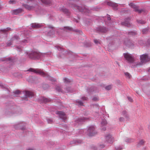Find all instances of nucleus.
<instances>
[{"mask_svg":"<svg viewBox=\"0 0 150 150\" xmlns=\"http://www.w3.org/2000/svg\"><path fill=\"white\" fill-rule=\"evenodd\" d=\"M8 107V109L5 111V114L8 116H11L14 113H17V107L13 103L10 101L5 104Z\"/></svg>","mask_w":150,"mask_h":150,"instance_id":"obj_1","label":"nucleus"},{"mask_svg":"<svg viewBox=\"0 0 150 150\" xmlns=\"http://www.w3.org/2000/svg\"><path fill=\"white\" fill-rule=\"evenodd\" d=\"M71 6L73 8L77 9L79 11L81 12L88 13L89 12V10L87 9L86 7L83 6H80L73 4L71 5Z\"/></svg>","mask_w":150,"mask_h":150,"instance_id":"obj_2","label":"nucleus"},{"mask_svg":"<svg viewBox=\"0 0 150 150\" xmlns=\"http://www.w3.org/2000/svg\"><path fill=\"white\" fill-rule=\"evenodd\" d=\"M42 55V53L37 52H32L28 55L30 58L33 59H38Z\"/></svg>","mask_w":150,"mask_h":150,"instance_id":"obj_3","label":"nucleus"},{"mask_svg":"<svg viewBox=\"0 0 150 150\" xmlns=\"http://www.w3.org/2000/svg\"><path fill=\"white\" fill-rule=\"evenodd\" d=\"M97 134L94 126H90L87 130L88 135L89 136H93Z\"/></svg>","mask_w":150,"mask_h":150,"instance_id":"obj_4","label":"nucleus"},{"mask_svg":"<svg viewBox=\"0 0 150 150\" xmlns=\"http://www.w3.org/2000/svg\"><path fill=\"white\" fill-rule=\"evenodd\" d=\"M28 71L34 72L35 73L39 74L43 76H46V74L42 70L40 69H35L31 68L29 69Z\"/></svg>","mask_w":150,"mask_h":150,"instance_id":"obj_5","label":"nucleus"},{"mask_svg":"<svg viewBox=\"0 0 150 150\" xmlns=\"http://www.w3.org/2000/svg\"><path fill=\"white\" fill-rule=\"evenodd\" d=\"M124 56L125 58L129 62L133 63L134 61V57L128 53H124Z\"/></svg>","mask_w":150,"mask_h":150,"instance_id":"obj_6","label":"nucleus"},{"mask_svg":"<svg viewBox=\"0 0 150 150\" xmlns=\"http://www.w3.org/2000/svg\"><path fill=\"white\" fill-rule=\"evenodd\" d=\"M14 127L16 129H21L22 130H25V126L23 122H20L14 125Z\"/></svg>","mask_w":150,"mask_h":150,"instance_id":"obj_7","label":"nucleus"},{"mask_svg":"<svg viewBox=\"0 0 150 150\" xmlns=\"http://www.w3.org/2000/svg\"><path fill=\"white\" fill-rule=\"evenodd\" d=\"M140 59L142 63L148 62L150 60V59L149 58L148 55L146 54H144L141 55Z\"/></svg>","mask_w":150,"mask_h":150,"instance_id":"obj_8","label":"nucleus"},{"mask_svg":"<svg viewBox=\"0 0 150 150\" xmlns=\"http://www.w3.org/2000/svg\"><path fill=\"white\" fill-rule=\"evenodd\" d=\"M106 141L109 143H112L114 141V138L110 134H108L105 136Z\"/></svg>","mask_w":150,"mask_h":150,"instance_id":"obj_9","label":"nucleus"},{"mask_svg":"<svg viewBox=\"0 0 150 150\" xmlns=\"http://www.w3.org/2000/svg\"><path fill=\"white\" fill-rule=\"evenodd\" d=\"M56 114L59 115V117L62 120H65L66 119V114L62 111H57Z\"/></svg>","mask_w":150,"mask_h":150,"instance_id":"obj_10","label":"nucleus"},{"mask_svg":"<svg viewBox=\"0 0 150 150\" xmlns=\"http://www.w3.org/2000/svg\"><path fill=\"white\" fill-rule=\"evenodd\" d=\"M107 4L108 6H112L114 8L115 10H116L117 9V7L118 6V4L116 3L111 2L110 1H109L108 2Z\"/></svg>","mask_w":150,"mask_h":150,"instance_id":"obj_11","label":"nucleus"},{"mask_svg":"<svg viewBox=\"0 0 150 150\" xmlns=\"http://www.w3.org/2000/svg\"><path fill=\"white\" fill-rule=\"evenodd\" d=\"M87 119L85 117H81L77 118L76 121L79 123H81L84 122Z\"/></svg>","mask_w":150,"mask_h":150,"instance_id":"obj_12","label":"nucleus"},{"mask_svg":"<svg viewBox=\"0 0 150 150\" xmlns=\"http://www.w3.org/2000/svg\"><path fill=\"white\" fill-rule=\"evenodd\" d=\"M122 114L125 117L127 120H128L130 119L128 113L126 111H123L122 112Z\"/></svg>","mask_w":150,"mask_h":150,"instance_id":"obj_13","label":"nucleus"},{"mask_svg":"<svg viewBox=\"0 0 150 150\" xmlns=\"http://www.w3.org/2000/svg\"><path fill=\"white\" fill-rule=\"evenodd\" d=\"M22 11V10L21 8L14 10L12 11V13L13 14L17 15L21 13Z\"/></svg>","mask_w":150,"mask_h":150,"instance_id":"obj_14","label":"nucleus"},{"mask_svg":"<svg viewBox=\"0 0 150 150\" xmlns=\"http://www.w3.org/2000/svg\"><path fill=\"white\" fill-rule=\"evenodd\" d=\"M129 19L128 18L126 19L125 22L122 23V25L127 27H129L131 25V24L129 22Z\"/></svg>","mask_w":150,"mask_h":150,"instance_id":"obj_15","label":"nucleus"},{"mask_svg":"<svg viewBox=\"0 0 150 150\" xmlns=\"http://www.w3.org/2000/svg\"><path fill=\"white\" fill-rule=\"evenodd\" d=\"M145 142V141L143 139L140 140L137 144V148H139L143 146Z\"/></svg>","mask_w":150,"mask_h":150,"instance_id":"obj_16","label":"nucleus"},{"mask_svg":"<svg viewBox=\"0 0 150 150\" xmlns=\"http://www.w3.org/2000/svg\"><path fill=\"white\" fill-rule=\"evenodd\" d=\"M42 102L45 103H47L51 102L52 100L50 98H48L44 97H42L41 99Z\"/></svg>","mask_w":150,"mask_h":150,"instance_id":"obj_17","label":"nucleus"},{"mask_svg":"<svg viewBox=\"0 0 150 150\" xmlns=\"http://www.w3.org/2000/svg\"><path fill=\"white\" fill-rule=\"evenodd\" d=\"M34 94H24V96L23 98V99L24 100H27V98L28 97L31 98L34 96Z\"/></svg>","mask_w":150,"mask_h":150,"instance_id":"obj_18","label":"nucleus"},{"mask_svg":"<svg viewBox=\"0 0 150 150\" xmlns=\"http://www.w3.org/2000/svg\"><path fill=\"white\" fill-rule=\"evenodd\" d=\"M60 10L64 13L66 14L67 15H69L70 13L69 11L64 7H63Z\"/></svg>","mask_w":150,"mask_h":150,"instance_id":"obj_19","label":"nucleus"},{"mask_svg":"<svg viewBox=\"0 0 150 150\" xmlns=\"http://www.w3.org/2000/svg\"><path fill=\"white\" fill-rule=\"evenodd\" d=\"M31 26L34 28H39L41 27V25L37 23H33L32 24Z\"/></svg>","mask_w":150,"mask_h":150,"instance_id":"obj_20","label":"nucleus"},{"mask_svg":"<svg viewBox=\"0 0 150 150\" xmlns=\"http://www.w3.org/2000/svg\"><path fill=\"white\" fill-rule=\"evenodd\" d=\"M74 102L76 103V104L79 106H83V103L82 101H79L78 100H75Z\"/></svg>","mask_w":150,"mask_h":150,"instance_id":"obj_21","label":"nucleus"},{"mask_svg":"<svg viewBox=\"0 0 150 150\" xmlns=\"http://www.w3.org/2000/svg\"><path fill=\"white\" fill-rule=\"evenodd\" d=\"M98 30L100 31L103 33H105L107 31V28L105 27H99Z\"/></svg>","mask_w":150,"mask_h":150,"instance_id":"obj_22","label":"nucleus"},{"mask_svg":"<svg viewBox=\"0 0 150 150\" xmlns=\"http://www.w3.org/2000/svg\"><path fill=\"white\" fill-rule=\"evenodd\" d=\"M41 2L44 4L49 5L51 3V1L50 0H40Z\"/></svg>","mask_w":150,"mask_h":150,"instance_id":"obj_23","label":"nucleus"},{"mask_svg":"<svg viewBox=\"0 0 150 150\" xmlns=\"http://www.w3.org/2000/svg\"><path fill=\"white\" fill-rule=\"evenodd\" d=\"M125 141L127 143H130L134 142V139L131 138H127L125 139Z\"/></svg>","mask_w":150,"mask_h":150,"instance_id":"obj_24","label":"nucleus"},{"mask_svg":"<svg viewBox=\"0 0 150 150\" xmlns=\"http://www.w3.org/2000/svg\"><path fill=\"white\" fill-rule=\"evenodd\" d=\"M107 124V122L105 119H104L102 120V121L101 122V125L102 126H104L106 125Z\"/></svg>","mask_w":150,"mask_h":150,"instance_id":"obj_25","label":"nucleus"},{"mask_svg":"<svg viewBox=\"0 0 150 150\" xmlns=\"http://www.w3.org/2000/svg\"><path fill=\"white\" fill-rule=\"evenodd\" d=\"M124 147L123 146H119L115 147V150H121L123 149Z\"/></svg>","mask_w":150,"mask_h":150,"instance_id":"obj_26","label":"nucleus"},{"mask_svg":"<svg viewBox=\"0 0 150 150\" xmlns=\"http://www.w3.org/2000/svg\"><path fill=\"white\" fill-rule=\"evenodd\" d=\"M112 85H110L106 86L105 87V89L108 90H109L112 88Z\"/></svg>","mask_w":150,"mask_h":150,"instance_id":"obj_27","label":"nucleus"},{"mask_svg":"<svg viewBox=\"0 0 150 150\" xmlns=\"http://www.w3.org/2000/svg\"><path fill=\"white\" fill-rule=\"evenodd\" d=\"M25 8L29 10L32 9L33 8V6L28 5H26Z\"/></svg>","mask_w":150,"mask_h":150,"instance_id":"obj_28","label":"nucleus"},{"mask_svg":"<svg viewBox=\"0 0 150 150\" xmlns=\"http://www.w3.org/2000/svg\"><path fill=\"white\" fill-rule=\"evenodd\" d=\"M16 2V1L15 0H11L9 1V3L10 4H15Z\"/></svg>","mask_w":150,"mask_h":150,"instance_id":"obj_29","label":"nucleus"},{"mask_svg":"<svg viewBox=\"0 0 150 150\" xmlns=\"http://www.w3.org/2000/svg\"><path fill=\"white\" fill-rule=\"evenodd\" d=\"M64 81L65 83H69L70 82V81H69V79H67V78H65L64 79Z\"/></svg>","mask_w":150,"mask_h":150,"instance_id":"obj_30","label":"nucleus"},{"mask_svg":"<svg viewBox=\"0 0 150 150\" xmlns=\"http://www.w3.org/2000/svg\"><path fill=\"white\" fill-rule=\"evenodd\" d=\"M129 5L134 8H136V6L132 3H130L129 4Z\"/></svg>","mask_w":150,"mask_h":150,"instance_id":"obj_31","label":"nucleus"},{"mask_svg":"<svg viewBox=\"0 0 150 150\" xmlns=\"http://www.w3.org/2000/svg\"><path fill=\"white\" fill-rule=\"evenodd\" d=\"M14 94H17L21 93H22V92L21 91H20L19 90H17L16 91L14 92Z\"/></svg>","mask_w":150,"mask_h":150,"instance_id":"obj_32","label":"nucleus"},{"mask_svg":"<svg viewBox=\"0 0 150 150\" xmlns=\"http://www.w3.org/2000/svg\"><path fill=\"white\" fill-rule=\"evenodd\" d=\"M81 99L83 100H88V98L85 96L82 97Z\"/></svg>","mask_w":150,"mask_h":150,"instance_id":"obj_33","label":"nucleus"},{"mask_svg":"<svg viewBox=\"0 0 150 150\" xmlns=\"http://www.w3.org/2000/svg\"><path fill=\"white\" fill-rule=\"evenodd\" d=\"M23 93H24L25 94H32V93H32L31 92H30L29 91L25 90L24 91V92H23Z\"/></svg>","mask_w":150,"mask_h":150,"instance_id":"obj_34","label":"nucleus"},{"mask_svg":"<svg viewBox=\"0 0 150 150\" xmlns=\"http://www.w3.org/2000/svg\"><path fill=\"white\" fill-rule=\"evenodd\" d=\"M92 100L94 101H97L99 100V99L97 97H94L93 98Z\"/></svg>","mask_w":150,"mask_h":150,"instance_id":"obj_35","label":"nucleus"},{"mask_svg":"<svg viewBox=\"0 0 150 150\" xmlns=\"http://www.w3.org/2000/svg\"><path fill=\"white\" fill-rule=\"evenodd\" d=\"M137 21L138 23L142 24H144L145 23V22L144 21H143L142 20H137Z\"/></svg>","mask_w":150,"mask_h":150,"instance_id":"obj_36","label":"nucleus"},{"mask_svg":"<svg viewBox=\"0 0 150 150\" xmlns=\"http://www.w3.org/2000/svg\"><path fill=\"white\" fill-rule=\"evenodd\" d=\"M127 98H128V100H129L130 102H133V100L131 97H129V96H127Z\"/></svg>","mask_w":150,"mask_h":150,"instance_id":"obj_37","label":"nucleus"},{"mask_svg":"<svg viewBox=\"0 0 150 150\" xmlns=\"http://www.w3.org/2000/svg\"><path fill=\"white\" fill-rule=\"evenodd\" d=\"M136 34V33L135 32H132L129 33V35H135Z\"/></svg>","mask_w":150,"mask_h":150,"instance_id":"obj_38","label":"nucleus"},{"mask_svg":"<svg viewBox=\"0 0 150 150\" xmlns=\"http://www.w3.org/2000/svg\"><path fill=\"white\" fill-rule=\"evenodd\" d=\"M125 75L127 76L128 78H130V76L129 74V73H128L127 72H126V73H125Z\"/></svg>","mask_w":150,"mask_h":150,"instance_id":"obj_39","label":"nucleus"},{"mask_svg":"<svg viewBox=\"0 0 150 150\" xmlns=\"http://www.w3.org/2000/svg\"><path fill=\"white\" fill-rule=\"evenodd\" d=\"M56 90L59 92L60 91H61V89L58 86H57L56 87Z\"/></svg>","mask_w":150,"mask_h":150,"instance_id":"obj_40","label":"nucleus"},{"mask_svg":"<svg viewBox=\"0 0 150 150\" xmlns=\"http://www.w3.org/2000/svg\"><path fill=\"white\" fill-rule=\"evenodd\" d=\"M124 118L123 117H120L119 118V121L120 122L123 121L124 120Z\"/></svg>","mask_w":150,"mask_h":150,"instance_id":"obj_41","label":"nucleus"},{"mask_svg":"<svg viewBox=\"0 0 150 150\" xmlns=\"http://www.w3.org/2000/svg\"><path fill=\"white\" fill-rule=\"evenodd\" d=\"M135 11L138 12L139 13H140L142 12V10H138V9H135Z\"/></svg>","mask_w":150,"mask_h":150,"instance_id":"obj_42","label":"nucleus"},{"mask_svg":"<svg viewBox=\"0 0 150 150\" xmlns=\"http://www.w3.org/2000/svg\"><path fill=\"white\" fill-rule=\"evenodd\" d=\"M47 121L48 123H50L52 122L53 120L52 119H48L47 120Z\"/></svg>","mask_w":150,"mask_h":150,"instance_id":"obj_43","label":"nucleus"},{"mask_svg":"<svg viewBox=\"0 0 150 150\" xmlns=\"http://www.w3.org/2000/svg\"><path fill=\"white\" fill-rule=\"evenodd\" d=\"M94 42L96 44H98V43H100V42L98 41L96 39H95L94 40Z\"/></svg>","mask_w":150,"mask_h":150,"instance_id":"obj_44","label":"nucleus"},{"mask_svg":"<svg viewBox=\"0 0 150 150\" xmlns=\"http://www.w3.org/2000/svg\"><path fill=\"white\" fill-rule=\"evenodd\" d=\"M106 127H104V126H102V128H101V129L102 130L105 131L106 130Z\"/></svg>","mask_w":150,"mask_h":150,"instance_id":"obj_45","label":"nucleus"},{"mask_svg":"<svg viewBox=\"0 0 150 150\" xmlns=\"http://www.w3.org/2000/svg\"><path fill=\"white\" fill-rule=\"evenodd\" d=\"M10 30H11V28H7V30H3V31H4V32H5L6 31Z\"/></svg>","mask_w":150,"mask_h":150,"instance_id":"obj_46","label":"nucleus"},{"mask_svg":"<svg viewBox=\"0 0 150 150\" xmlns=\"http://www.w3.org/2000/svg\"><path fill=\"white\" fill-rule=\"evenodd\" d=\"M82 141L81 140H79L77 141V142L79 144H81L82 142Z\"/></svg>","mask_w":150,"mask_h":150,"instance_id":"obj_47","label":"nucleus"},{"mask_svg":"<svg viewBox=\"0 0 150 150\" xmlns=\"http://www.w3.org/2000/svg\"><path fill=\"white\" fill-rule=\"evenodd\" d=\"M105 147V145L104 144H102L100 145V147L101 148H103Z\"/></svg>","mask_w":150,"mask_h":150,"instance_id":"obj_48","label":"nucleus"},{"mask_svg":"<svg viewBox=\"0 0 150 150\" xmlns=\"http://www.w3.org/2000/svg\"><path fill=\"white\" fill-rule=\"evenodd\" d=\"M147 31V30L146 29H144L142 31V32L143 33H145V32H146V31Z\"/></svg>","mask_w":150,"mask_h":150,"instance_id":"obj_49","label":"nucleus"},{"mask_svg":"<svg viewBox=\"0 0 150 150\" xmlns=\"http://www.w3.org/2000/svg\"><path fill=\"white\" fill-rule=\"evenodd\" d=\"M23 43H25L28 42V41L27 40H23Z\"/></svg>","mask_w":150,"mask_h":150,"instance_id":"obj_50","label":"nucleus"},{"mask_svg":"<svg viewBox=\"0 0 150 150\" xmlns=\"http://www.w3.org/2000/svg\"><path fill=\"white\" fill-rule=\"evenodd\" d=\"M75 141H74L71 142H70V144H73V143H75Z\"/></svg>","mask_w":150,"mask_h":150,"instance_id":"obj_51","label":"nucleus"},{"mask_svg":"<svg viewBox=\"0 0 150 150\" xmlns=\"http://www.w3.org/2000/svg\"><path fill=\"white\" fill-rule=\"evenodd\" d=\"M26 150H34V149H33L29 148L26 149Z\"/></svg>","mask_w":150,"mask_h":150,"instance_id":"obj_52","label":"nucleus"},{"mask_svg":"<svg viewBox=\"0 0 150 150\" xmlns=\"http://www.w3.org/2000/svg\"><path fill=\"white\" fill-rule=\"evenodd\" d=\"M93 148V149H94L95 150H97V148L96 147L94 146Z\"/></svg>","mask_w":150,"mask_h":150,"instance_id":"obj_53","label":"nucleus"},{"mask_svg":"<svg viewBox=\"0 0 150 150\" xmlns=\"http://www.w3.org/2000/svg\"><path fill=\"white\" fill-rule=\"evenodd\" d=\"M108 20H110V17H108Z\"/></svg>","mask_w":150,"mask_h":150,"instance_id":"obj_54","label":"nucleus"},{"mask_svg":"<svg viewBox=\"0 0 150 150\" xmlns=\"http://www.w3.org/2000/svg\"><path fill=\"white\" fill-rule=\"evenodd\" d=\"M66 28H67V29H69V30H70V28H69V27H67Z\"/></svg>","mask_w":150,"mask_h":150,"instance_id":"obj_55","label":"nucleus"},{"mask_svg":"<svg viewBox=\"0 0 150 150\" xmlns=\"http://www.w3.org/2000/svg\"><path fill=\"white\" fill-rule=\"evenodd\" d=\"M148 42L149 43L150 45V40H149L148 41Z\"/></svg>","mask_w":150,"mask_h":150,"instance_id":"obj_56","label":"nucleus"},{"mask_svg":"<svg viewBox=\"0 0 150 150\" xmlns=\"http://www.w3.org/2000/svg\"><path fill=\"white\" fill-rule=\"evenodd\" d=\"M11 59V58H9V59H8V60H10Z\"/></svg>","mask_w":150,"mask_h":150,"instance_id":"obj_57","label":"nucleus"},{"mask_svg":"<svg viewBox=\"0 0 150 150\" xmlns=\"http://www.w3.org/2000/svg\"><path fill=\"white\" fill-rule=\"evenodd\" d=\"M68 91H68L67 92V93H68Z\"/></svg>","mask_w":150,"mask_h":150,"instance_id":"obj_58","label":"nucleus"},{"mask_svg":"<svg viewBox=\"0 0 150 150\" xmlns=\"http://www.w3.org/2000/svg\"><path fill=\"white\" fill-rule=\"evenodd\" d=\"M9 45V44L8 45Z\"/></svg>","mask_w":150,"mask_h":150,"instance_id":"obj_59","label":"nucleus"}]
</instances>
